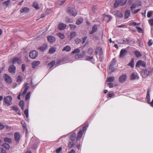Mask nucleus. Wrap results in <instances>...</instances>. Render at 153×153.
<instances>
[{"instance_id": "7", "label": "nucleus", "mask_w": 153, "mask_h": 153, "mask_svg": "<svg viewBox=\"0 0 153 153\" xmlns=\"http://www.w3.org/2000/svg\"><path fill=\"white\" fill-rule=\"evenodd\" d=\"M85 52L83 51L82 53L80 54H77L75 55V58L76 59H79L82 58L85 54Z\"/></svg>"}, {"instance_id": "47", "label": "nucleus", "mask_w": 153, "mask_h": 153, "mask_svg": "<svg viewBox=\"0 0 153 153\" xmlns=\"http://www.w3.org/2000/svg\"><path fill=\"white\" fill-rule=\"evenodd\" d=\"M71 39H72L76 35V33L75 32H73L71 33Z\"/></svg>"}, {"instance_id": "30", "label": "nucleus", "mask_w": 153, "mask_h": 153, "mask_svg": "<svg viewBox=\"0 0 153 153\" xmlns=\"http://www.w3.org/2000/svg\"><path fill=\"white\" fill-rule=\"evenodd\" d=\"M21 124H22V126L24 128L25 130L26 131H27V128L26 124L25 123L24 121H22L21 122Z\"/></svg>"}, {"instance_id": "6", "label": "nucleus", "mask_w": 153, "mask_h": 153, "mask_svg": "<svg viewBox=\"0 0 153 153\" xmlns=\"http://www.w3.org/2000/svg\"><path fill=\"white\" fill-rule=\"evenodd\" d=\"M126 78L127 76L126 74H123L120 77L119 81L121 83H123L125 81Z\"/></svg>"}, {"instance_id": "23", "label": "nucleus", "mask_w": 153, "mask_h": 153, "mask_svg": "<svg viewBox=\"0 0 153 153\" xmlns=\"http://www.w3.org/2000/svg\"><path fill=\"white\" fill-rule=\"evenodd\" d=\"M56 50V49L55 48L52 47L50 49L48 53L50 54H53L55 52Z\"/></svg>"}, {"instance_id": "2", "label": "nucleus", "mask_w": 153, "mask_h": 153, "mask_svg": "<svg viewBox=\"0 0 153 153\" xmlns=\"http://www.w3.org/2000/svg\"><path fill=\"white\" fill-rule=\"evenodd\" d=\"M4 102L9 105H10L12 103V98L10 96H8L4 97Z\"/></svg>"}, {"instance_id": "19", "label": "nucleus", "mask_w": 153, "mask_h": 153, "mask_svg": "<svg viewBox=\"0 0 153 153\" xmlns=\"http://www.w3.org/2000/svg\"><path fill=\"white\" fill-rule=\"evenodd\" d=\"M96 52L97 54H98L100 55H101L103 54L102 49L100 47L97 48L96 49Z\"/></svg>"}, {"instance_id": "22", "label": "nucleus", "mask_w": 153, "mask_h": 153, "mask_svg": "<svg viewBox=\"0 0 153 153\" xmlns=\"http://www.w3.org/2000/svg\"><path fill=\"white\" fill-rule=\"evenodd\" d=\"M130 15V11L129 10H126L125 14V19L128 18Z\"/></svg>"}, {"instance_id": "18", "label": "nucleus", "mask_w": 153, "mask_h": 153, "mask_svg": "<svg viewBox=\"0 0 153 153\" xmlns=\"http://www.w3.org/2000/svg\"><path fill=\"white\" fill-rule=\"evenodd\" d=\"M16 67L14 65L10 66L9 69V71L11 73H14Z\"/></svg>"}, {"instance_id": "26", "label": "nucleus", "mask_w": 153, "mask_h": 153, "mask_svg": "<svg viewBox=\"0 0 153 153\" xmlns=\"http://www.w3.org/2000/svg\"><path fill=\"white\" fill-rule=\"evenodd\" d=\"M55 63V61H53L52 62H51L50 63L48 64V67L50 69H51L52 68L53 66L54 65Z\"/></svg>"}, {"instance_id": "54", "label": "nucleus", "mask_w": 153, "mask_h": 153, "mask_svg": "<svg viewBox=\"0 0 153 153\" xmlns=\"http://www.w3.org/2000/svg\"><path fill=\"white\" fill-rule=\"evenodd\" d=\"M140 10V9H138L135 11L134 10L131 11L134 14H137V13Z\"/></svg>"}, {"instance_id": "35", "label": "nucleus", "mask_w": 153, "mask_h": 153, "mask_svg": "<svg viewBox=\"0 0 153 153\" xmlns=\"http://www.w3.org/2000/svg\"><path fill=\"white\" fill-rule=\"evenodd\" d=\"M29 11V9L28 8L25 7H24L21 10V13L24 12H28Z\"/></svg>"}, {"instance_id": "42", "label": "nucleus", "mask_w": 153, "mask_h": 153, "mask_svg": "<svg viewBox=\"0 0 153 153\" xmlns=\"http://www.w3.org/2000/svg\"><path fill=\"white\" fill-rule=\"evenodd\" d=\"M57 35L61 39H62L65 38L64 35L62 33H59L57 34Z\"/></svg>"}, {"instance_id": "39", "label": "nucleus", "mask_w": 153, "mask_h": 153, "mask_svg": "<svg viewBox=\"0 0 153 153\" xmlns=\"http://www.w3.org/2000/svg\"><path fill=\"white\" fill-rule=\"evenodd\" d=\"M134 53L135 54L137 57L141 56H142L141 54L139 51H135Z\"/></svg>"}, {"instance_id": "64", "label": "nucleus", "mask_w": 153, "mask_h": 153, "mask_svg": "<svg viewBox=\"0 0 153 153\" xmlns=\"http://www.w3.org/2000/svg\"><path fill=\"white\" fill-rule=\"evenodd\" d=\"M25 68V66L24 64H22V70L23 71H24Z\"/></svg>"}, {"instance_id": "10", "label": "nucleus", "mask_w": 153, "mask_h": 153, "mask_svg": "<svg viewBox=\"0 0 153 153\" xmlns=\"http://www.w3.org/2000/svg\"><path fill=\"white\" fill-rule=\"evenodd\" d=\"M5 82L8 83H10L12 82L11 77L6 74L5 75Z\"/></svg>"}, {"instance_id": "8", "label": "nucleus", "mask_w": 153, "mask_h": 153, "mask_svg": "<svg viewBox=\"0 0 153 153\" xmlns=\"http://www.w3.org/2000/svg\"><path fill=\"white\" fill-rule=\"evenodd\" d=\"M14 137L16 142H19L20 140V136L19 133L15 132L14 134Z\"/></svg>"}, {"instance_id": "62", "label": "nucleus", "mask_w": 153, "mask_h": 153, "mask_svg": "<svg viewBox=\"0 0 153 153\" xmlns=\"http://www.w3.org/2000/svg\"><path fill=\"white\" fill-rule=\"evenodd\" d=\"M51 10L50 9H47L46 10V14L48 15L49 14L50 12H51Z\"/></svg>"}, {"instance_id": "27", "label": "nucleus", "mask_w": 153, "mask_h": 153, "mask_svg": "<svg viewBox=\"0 0 153 153\" xmlns=\"http://www.w3.org/2000/svg\"><path fill=\"white\" fill-rule=\"evenodd\" d=\"M71 48L69 46H66L65 47L62 49V51H66L69 52L71 50Z\"/></svg>"}, {"instance_id": "3", "label": "nucleus", "mask_w": 153, "mask_h": 153, "mask_svg": "<svg viewBox=\"0 0 153 153\" xmlns=\"http://www.w3.org/2000/svg\"><path fill=\"white\" fill-rule=\"evenodd\" d=\"M67 12L69 14L75 16L77 14L76 10L74 8L68 7L67 9Z\"/></svg>"}, {"instance_id": "31", "label": "nucleus", "mask_w": 153, "mask_h": 153, "mask_svg": "<svg viewBox=\"0 0 153 153\" xmlns=\"http://www.w3.org/2000/svg\"><path fill=\"white\" fill-rule=\"evenodd\" d=\"M33 7L36 10L39 9V8L38 3L37 2H34L33 4Z\"/></svg>"}, {"instance_id": "20", "label": "nucleus", "mask_w": 153, "mask_h": 153, "mask_svg": "<svg viewBox=\"0 0 153 153\" xmlns=\"http://www.w3.org/2000/svg\"><path fill=\"white\" fill-rule=\"evenodd\" d=\"M127 52V51L125 49H122L120 53V57H122L124 56Z\"/></svg>"}, {"instance_id": "40", "label": "nucleus", "mask_w": 153, "mask_h": 153, "mask_svg": "<svg viewBox=\"0 0 153 153\" xmlns=\"http://www.w3.org/2000/svg\"><path fill=\"white\" fill-rule=\"evenodd\" d=\"M134 59H132L130 63L128 64V65L130 66L132 68H133L134 67Z\"/></svg>"}, {"instance_id": "38", "label": "nucleus", "mask_w": 153, "mask_h": 153, "mask_svg": "<svg viewBox=\"0 0 153 153\" xmlns=\"http://www.w3.org/2000/svg\"><path fill=\"white\" fill-rule=\"evenodd\" d=\"M88 123H86L85 124V125L84 126V127H83L82 128V131L83 132H84L86 130L87 128L88 127Z\"/></svg>"}, {"instance_id": "53", "label": "nucleus", "mask_w": 153, "mask_h": 153, "mask_svg": "<svg viewBox=\"0 0 153 153\" xmlns=\"http://www.w3.org/2000/svg\"><path fill=\"white\" fill-rule=\"evenodd\" d=\"M69 25L70 28H71V29L72 30L75 29L76 27V26L74 25L70 24Z\"/></svg>"}, {"instance_id": "25", "label": "nucleus", "mask_w": 153, "mask_h": 153, "mask_svg": "<svg viewBox=\"0 0 153 153\" xmlns=\"http://www.w3.org/2000/svg\"><path fill=\"white\" fill-rule=\"evenodd\" d=\"M146 99L147 101V102L148 103H149V102L150 101V94H149V90H148L147 91V94H146Z\"/></svg>"}, {"instance_id": "12", "label": "nucleus", "mask_w": 153, "mask_h": 153, "mask_svg": "<svg viewBox=\"0 0 153 153\" xmlns=\"http://www.w3.org/2000/svg\"><path fill=\"white\" fill-rule=\"evenodd\" d=\"M113 14L117 16L119 18H122L123 16V15L122 12L120 11L116 10L113 13Z\"/></svg>"}, {"instance_id": "14", "label": "nucleus", "mask_w": 153, "mask_h": 153, "mask_svg": "<svg viewBox=\"0 0 153 153\" xmlns=\"http://www.w3.org/2000/svg\"><path fill=\"white\" fill-rule=\"evenodd\" d=\"M140 5V4H139L138 3H137V2L133 4L132 6L130 7L131 11H132V10H133V9H135L137 7H138Z\"/></svg>"}, {"instance_id": "57", "label": "nucleus", "mask_w": 153, "mask_h": 153, "mask_svg": "<svg viewBox=\"0 0 153 153\" xmlns=\"http://www.w3.org/2000/svg\"><path fill=\"white\" fill-rule=\"evenodd\" d=\"M10 1V0H7L4 2V4L6 6H7L9 4Z\"/></svg>"}, {"instance_id": "43", "label": "nucleus", "mask_w": 153, "mask_h": 153, "mask_svg": "<svg viewBox=\"0 0 153 153\" xmlns=\"http://www.w3.org/2000/svg\"><path fill=\"white\" fill-rule=\"evenodd\" d=\"M153 13V11H150L148 12L147 16L148 18H150L152 16V13Z\"/></svg>"}, {"instance_id": "15", "label": "nucleus", "mask_w": 153, "mask_h": 153, "mask_svg": "<svg viewBox=\"0 0 153 153\" xmlns=\"http://www.w3.org/2000/svg\"><path fill=\"white\" fill-rule=\"evenodd\" d=\"M66 25L63 23H59L58 26V28L60 30H63L66 27Z\"/></svg>"}, {"instance_id": "58", "label": "nucleus", "mask_w": 153, "mask_h": 153, "mask_svg": "<svg viewBox=\"0 0 153 153\" xmlns=\"http://www.w3.org/2000/svg\"><path fill=\"white\" fill-rule=\"evenodd\" d=\"M4 127V126L3 124L0 122V129L2 130V129Z\"/></svg>"}, {"instance_id": "46", "label": "nucleus", "mask_w": 153, "mask_h": 153, "mask_svg": "<svg viewBox=\"0 0 153 153\" xmlns=\"http://www.w3.org/2000/svg\"><path fill=\"white\" fill-rule=\"evenodd\" d=\"M24 114L26 115L27 118L28 117V109H26L24 111Z\"/></svg>"}, {"instance_id": "28", "label": "nucleus", "mask_w": 153, "mask_h": 153, "mask_svg": "<svg viewBox=\"0 0 153 153\" xmlns=\"http://www.w3.org/2000/svg\"><path fill=\"white\" fill-rule=\"evenodd\" d=\"M47 48L48 46L47 44H44L39 49L41 51H44Z\"/></svg>"}, {"instance_id": "4", "label": "nucleus", "mask_w": 153, "mask_h": 153, "mask_svg": "<svg viewBox=\"0 0 153 153\" xmlns=\"http://www.w3.org/2000/svg\"><path fill=\"white\" fill-rule=\"evenodd\" d=\"M38 52L36 51H33L30 53L29 56L32 59H35L38 56Z\"/></svg>"}, {"instance_id": "44", "label": "nucleus", "mask_w": 153, "mask_h": 153, "mask_svg": "<svg viewBox=\"0 0 153 153\" xmlns=\"http://www.w3.org/2000/svg\"><path fill=\"white\" fill-rule=\"evenodd\" d=\"M80 52V50L79 48H77L75 49L72 53H79Z\"/></svg>"}, {"instance_id": "36", "label": "nucleus", "mask_w": 153, "mask_h": 153, "mask_svg": "<svg viewBox=\"0 0 153 153\" xmlns=\"http://www.w3.org/2000/svg\"><path fill=\"white\" fill-rule=\"evenodd\" d=\"M22 76H18L17 77V81L19 84H20L22 82Z\"/></svg>"}, {"instance_id": "51", "label": "nucleus", "mask_w": 153, "mask_h": 153, "mask_svg": "<svg viewBox=\"0 0 153 153\" xmlns=\"http://www.w3.org/2000/svg\"><path fill=\"white\" fill-rule=\"evenodd\" d=\"M3 146L5 147L6 149H8L10 148L9 145L7 143H4L3 144Z\"/></svg>"}, {"instance_id": "16", "label": "nucleus", "mask_w": 153, "mask_h": 153, "mask_svg": "<svg viewBox=\"0 0 153 153\" xmlns=\"http://www.w3.org/2000/svg\"><path fill=\"white\" fill-rule=\"evenodd\" d=\"M137 77V74L136 72L132 73L130 76V79L131 80H134Z\"/></svg>"}, {"instance_id": "11", "label": "nucleus", "mask_w": 153, "mask_h": 153, "mask_svg": "<svg viewBox=\"0 0 153 153\" xmlns=\"http://www.w3.org/2000/svg\"><path fill=\"white\" fill-rule=\"evenodd\" d=\"M40 64V62L39 61H34L32 63V67L33 68H35L37 67Z\"/></svg>"}, {"instance_id": "45", "label": "nucleus", "mask_w": 153, "mask_h": 153, "mask_svg": "<svg viewBox=\"0 0 153 153\" xmlns=\"http://www.w3.org/2000/svg\"><path fill=\"white\" fill-rule=\"evenodd\" d=\"M144 72L145 75L144 76L145 77L148 76L150 74L149 71H148L147 70H145Z\"/></svg>"}, {"instance_id": "32", "label": "nucleus", "mask_w": 153, "mask_h": 153, "mask_svg": "<svg viewBox=\"0 0 153 153\" xmlns=\"http://www.w3.org/2000/svg\"><path fill=\"white\" fill-rule=\"evenodd\" d=\"M30 92H28L26 96L25 97V100L26 101H27L30 99Z\"/></svg>"}, {"instance_id": "9", "label": "nucleus", "mask_w": 153, "mask_h": 153, "mask_svg": "<svg viewBox=\"0 0 153 153\" xmlns=\"http://www.w3.org/2000/svg\"><path fill=\"white\" fill-rule=\"evenodd\" d=\"M47 39L49 42L51 44L54 42L56 40L55 37L53 36H49L47 37Z\"/></svg>"}, {"instance_id": "1", "label": "nucleus", "mask_w": 153, "mask_h": 153, "mask_svg": "<svg viewBox=\"0 0 153 153\" xmlns=\"http://www.w3.org/2000/svg\"><path fill=\"white\" fill-rule=\"evenodd\" d=\"M127 0H116L114 4V7L116 8L119 5L122 6L125 4Z\"/></svg>"}, {"instance_id": "24", "label": "nucleus", "mask_w": 153, "mask_h": 153, "mask_svg": "<svg viewBox=\"0 0 153 153\" xmlns=\"http://www.w3.org/2000/svg\"><path fill=\"white\" fill-rule=\"evenodd\" d=\"M97 26L96 25H94L92 27V30L90 32V34H92L94 33H95V32H96L97 31Z\"/></svg>"}, {"instance_id": "50", "label": "nucleus", "mask_w": 153, "mask_h": 153, "mask_svg": "<svg viewBox=\"0 0 153 153\" xmlns=\"http://www.w3.org/2000/svg\"><path fill=\"white\" fill-rule=\"evenodd\" d=\"M136 28L137 29L138 32L139 33H142L143 32V30L141 27H136Z\"/></svg>"}, {"instance_id": "17", "label": "nucleus", "mask_w": 153, "mask_h": 153, "mask_svg": "<svg viewBox=\"0 0 153 153\" xmlns=\"http://www.w3.org/2000/svg\"><path fill=\"white\" fill-rule=\"evenodd\" d=\"M82 135V130H81L78 133L76 136V140L77 141L81 139Z\"/></svg>"}, {"instance_id": "49", "label": "nucleus", "mask_w": 153, "mask_h": 153, "mask_svg": "<svg viewBox=\"0 0 153 153\" xmlns=\"http://www.w3.org/2000/svg\"><path fill=\"white\" fill-rule=\"evenodd\" d=\"M94 51L91 48H90L88 49V53L90 55H91L93 53Z\"/></svg>"}, {"instance_id": "5", "label": "nucleus", "mask_w": 153, "mask_h": 153, "mask_svg": "<svg viewBox=\"0 0 153 153\" xmlns=\"http://www.w3.org/2000/svg\"><path fill=\"white\" fill-rule=\"evenodd\" d=\"M146 64L142 60H139L136 63V66L137 67H140V66L145 67L146 66Z\"/></svg>"}, {"instance_id": "41", "label": "nucleus", "mask_w": 153, "mask_h": 153, "mask_svg": "<svg viewBox=\"0 0 153 153\" xmlns=\"http://www.w3.org/2000/svg\"><path fill=\"white\" fill-rule=\"evenodd\" d=\"M4 140L5 142H8L9 143H11L12 141L11 139L6 137L4 138Z\"/></svg>"}, {"instance_id": "21", "label": "nucleus", "mask_w": 153, "mask_h": 153, "mask_svg": "<svg viewBox=\"0 0 153 153\" xmlns=\"http://www.w3.org/2000/svg\"><path fill=\"white\" fill-rule=\"evenodd\" d=\"M76 136V134L75 132H72L71 134L70 138L72 141H74L75 140Z\"/></svg>"}, {"instance_id": "61", "label": "nucleus", "mask_w": 153, "mask_h": 153, "mask_svg": "<svg viewBox=\"0 0 153 153\" xmlns=\"http://www.w3.org/2000/svg\"><path fill=\"white\" fill-rule=\"evenodd\" d=\"M73 145V143L72 142H70L68 144V147L70 148H71Z\"/></svg>"}, {"instance_id": "29", "label": "nucleus", "mask_w": 153, "mask_h": 153, "mask_svg": "<svg viewBox=\"0 0 153 153\" xmlns=\"http://www.w3.org/2000/svg\"><path fill=\"white\" fill-rule=\"evenodd\" d=\"M28 85V84H27V83L25 85V88L24 91H23V93H22V95L23 96V95H24L26 93V92L27 91V90L28 89V86H27Z\"/></svg>"}, {"instance_id": "59", "label": "nucleus", "mask_w": 153, "mask_h": 153, "mask_svg": "<svg viewBox=\"0 0 153 153\" xmlns=\"http://www.w3.org/2000/svg\"><path fill=\"white\" fill-rule=\"evenodd\" d=\"M19 105L20 106H24V103L23 100H20L19 102Z\"/></svg>"}, {"instance_id": "63", "label": "nucleus", "mask_w": 153, "mask_h": 153, "mask_svg": "<svg viewBox=\"0 0 153 153\" xmlns=\"http://www.w3.org/2000/svg\"><path fill=\"white\" fill-rule=\"evenodd\" d=\"M87 38V36H85L82 38V43H84L85 42Z\"/></svg>"}, {"instance_id": "56", "label": "nucleus", "mask_w": 153, "mask_h": 153, "mask_svg": "<svg viewBox=\"0 0 153 153\" xmlns=\"http://www.w3.org/2000/svg\"><path fill=\"white\" fill-rule=\"evenodd\" d=\"M62 150V148L61 147H59L58 149H56V152L57 153H59Z\"/></svg>"}, {"instance_id": "55", "label": "nucleus", "mask_w": 153, "mask_h": 153, "mask_svg": "<svg viewBox=\"0 0 153 153\" xmlns=\"http://www.w3.org/2000/svg\"><path fill=\"white\" fill-rule=\"evenodd\" d=\"M152 44H153V42H152V39L149 40L148 41V46H151L152 45Z\"/></svg>"}, {"instance_id": "52", "label": "nucleus", "mask_w": 153, "mask_h": 153, "mask_svg": "<svg viewBox=\"0 0 153 153\" xmlns=\"http://www.w3.org/2000/svg\"><path fill=\"white\" fill-rule=\"evenodd\" d=\"M0 153H6L5 150L2 148H0Z\"/></svg>"}, {"instance_id": "60", "label": "nucleus", "mask_w": 153, "mask_h": 153, "mask_svg": "<svg viewBox=\"0 0 153 153\" xmlns=\"http://www.w3.org/2000/svg\"><path fill=\"white\" fill-rule=\"evenodd\" d=\"M149 23L151 25H153V18L152 19L149 20Z\"/></svg>"}, {"instance_id": "34", "label": "nucleus", "mask_w": 153, "mask_h": 153, "mask_svg": "<svg viewBox=\"0 0 153 153\" xmlns=\"http://www.w3.org/2000/svg\"><path fill=\"white\" fill-rule=\"evenodd\" d=\"M115 64V62L113 63H112L109 67V70H110L112 72L114 71V66Z\"/></svg>"}, {"instance_id": "33", "label": "nucleus", "mask_w": 153, "mask_h": 153, "mask_svg": "<svg viewBox=\"0 0 153 153\" xmlns=\"http://www.w3.org/2000/svg\"><path fill=\"white\" fill-rule=\"evenodd\" d=\"M114 80V78L113 76H110L107 78V82H113Z\"/></svg>"}, {"instance_id": "13", "label": "nucleus", "mask_w": 153, "mask_h": 153, "mask_svg": "<svg viewBox=\"0 0 153 153\" xmlns=\"http://www.w3.org/2000/svg\"><path fill=\"white\" fill-rule=\"evenodd\" d=\"M12 63L13 64L16 63H17L18 64H20L21 63V61L19 58L16 57L13 58Z\"/></svg>"}, {"instance_id": "37", "label": "nucleus", "mask_w": 153, "mask_h": 153, "mask_svg": "<svg viewBox=\"0 0 153 153\" xmlns=\"http://www.w3.org/2000/svg\"><path fill=\"white\" fill-rule=\"evenodd\" d=\"M83 19L82 18H80L78 19L76 22V24L78 25H80L83 22Z\"/></svg>"}, {"instance_id": "48", "label": "nucleus", "mask_w": 153, "mask_h": 153, "mask_svg": "<svg viewBox=\"0 0 153 153\" xmlns=\"http://www.w3.org/2000/svg\"><path fill=\"white\" fill-rule=\"evenodd\" d=\"M93 58V56H86L85 57V59L87 61H91L92 59Z\"/></svg>"}]
</instances>
